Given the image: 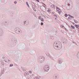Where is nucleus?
Returning <instances> with one entry per match:
<instances>
[{
    "label": "nucleus",
    "instance_id": "f257e3e1",
    "mask_svg": "<svg viewBox=\"0 0 79 79\" xmlns=\"http://www.w3.org/2000/svg\"><path fill=\"white\" fill-rule=\"evenodd\" d=\"M45 61V57L44 56H40L39 57L38 61L40 63H42Z\"/></svg>",
    "mask_w": 79,
    "mask_h": 79
},
{
    "label": "nucleus",
    "instance_id": "f03ea898",
    "mask_svg": "<svg viewBox=\"0 0 79 79\" xmlns=\"http://www.w3.org/2000/svg\"><path fill=\"white\" fill-rule=\"evenodd\" d=\"M58 44H57V48H59V50H60L61 48H62V44L61 42L57 41Z\"/></svg>",
    "mask_w": 79,
    "mask_h": 79
},
{
    "label": "nucleus",
    "instance_id": "7ed1b4c3",
    "mask_svg": "<svg viewBox=\"0 0 79 79\" xmlns=\"http://www.w3.org/2000/svg\"><path fill=\"white\" fill-rule=\"evenodd\" d=\"M58 41H55L53 44L54 48L56 50H60V48H57V44H58Z\"/></svg>",
    "mask_w": 79,
    "mask_h": 79
},
{
    "label": "nucleus",
    "instance_id": "20e7f679",
    "mask_svg": "<svg viewBox=\"0 0 79 79\" xmlns=\"http://www.w3.org/2000/svg\"><path fill=\"white\" fill-rule=\"evenodd\" d=\"M65 8L67 10H69L72 8V7L70 6V4H69V3H68L67 5L65 6Z\"/></svg>",
    "mask_w": 79,
    "mask_h": 79
},
{
    "label": "nucleus",
    "instance_id": "39448f33",
    "mask_svg": "<svg viewBox=\"0 0 79 79\" xmlns=\"http://www.w3.org/2000/svg\"><path fill=\"white\" fill-rule=\"evenodd\" d=\"M15 31L17 34H19L21 31V30L19 28H15Z\"/></svg>",
    "mask_w": 79,
    "mask_h": 79
},
{
    "label": "nucleus",
    "instance_id": "423d86ee",
    "mask_svg": "<svg viewBox=\"0 0 79 79\" xmlns=\"http://www.w3.org/2000/svg\"><path fill=\"white\" fill-rule=\"evenodd\" d=\"M13 44H16L17 43V39L15 37H13L12 40Z\"/></svg>",
    "mask_w": 79,
    "mask_h": 79
},
{
    "label": "nucleus",
    "instance_id": "0eeeda50",
    "mask_svg": "<svg viewBox=\"0 0 79 79\" xmlns=\"http://www.w3.org/2000/svg\"><path fill=\"white\" fill-rule=\"evenodd\" d=\"M44 69L45 71H48L49 70V66L48 65H46L44 67Z\"/></svg>",
    "mask_w": 79,
    "mask_h": 79
},
{
    "label": "nucleus",
    "instance_id": "6e6552de",
    "mask_svg": "<svg viewBox=\"0 0 79 79\" xmlns=\"http://www.w3.org/2000/svg\"><path fill=\"white\" fill-rule=\"evenodd\" d=\"M61 40H62V42L64 44H65L67 43V40L66 39H65L64 38H62Z\"/></svg>",
    "mask_w": 79,
    "mask_h": 79
},
{
    "label": "nucleus",
    "instance_id": "1a4fd4ad",
    "mask_svg": "<svg viewBox=\"0 0 79 79\" xmlns=\"http://www.w3.org/2000/svg\"><path fill=\"white\" fill-rule=\"evenodd\" d=\"M58 77V75L56 74H55L53 76L54 78L55 79H57Z\"/></svg>",
    "mask_w": 79,
    "mask_h": 79
},
{
    "label": "nucleus",
    "instance_id": "9d476101",
    "mask_svg": "<svg viewBox=\"0 0 79 79\" xmlns=\"http://www.w3.org/2000/svg\"><path fill=\"white\" fill-rule=\"evenodd\" d=\"M29 24V22L28 21H26L24 22V25L25 26H27Z\"/></svg>",
    "mask_w": 79,
    "mask_h": 79
},
{
    "label": "nucleus",
    "instance_id": "9b49d317",
    "mask_svg": "<svg viewBox=\"0 0 79 79\" xmlns=\"http://www.w3.org/2000/svg\"><path fill=\"white\" fill-rule=\"evenodd\" d=\"M1 66H4V65H5V63H4V61L1 60Z\"/></svg>",
    "mask_w": 79,
    "mask_h": 79
},
{
    "label": "nucleus",
    "instance_id": "f8f14e48",
    "mask_svg": "<svg viewBox=\"0 0 79 79\" xmlns=\"http://www.w3.org/2000/svg\"><path fill=\"white\" fill-rule=\"evenodd\" d=\"M4 68H3V70H2L1 71L0 76H2V75L3 74H4V72H5V71H4Z\"/></svg>",
    "mask_w": 79,
    "mask_h": 79
},
{
    "label": "nucleus",
    "instance_id": "ddd939ff",
    "mask_svg": "<svg viewBox=\"0 0 79 79\" xmlns=\"http://www.w3.org/2000/svg\"><path fill=\"white\" fill-rule=\"evenodd\" d=\"M4 24L5 25H6V26H8L9 25V23L7 22L6 21L4 22Z\"/></svg>",
    "mask_w": 79,
    "mask_h": 79
},
{
    "label": "nucleus",
    "instance_id": "4468645a",
    "mask_svg": "<svg viewBox=\"0 0 79 79\" xmlns=\"http://www.w3.org/2000/svg\"><path fill=\"white\" fill-rule=\"evenodd\" d=\"M3 35V31L0 30V36H2Z\"/></svg>",
    "mask_w": 79,
    "mask_h": 79
},
{
    "label": "nucleus",
    "instance_id": "2eb2a0df",
    "mask_svg": "<svg viewBox=\"0 0 79 79\" xmlns=\"http://www.w3.org/2000/svg\"><path fill=\"white\" fill-rule=\"evenodd\" d=\"M56 10L57 11H61V9H60L59 7H58L57 6H56Z\"/></svg>",
    "mask_w": 79,
    "mask_h": 79
},
{
    "label": "nucleus",
    "instance_id": "dca6fc26",
    "mask_svg": "<svg viewBox=\"0 0 79 79\" xmlns=\"http://www.w3.org/2000/svg\"><path fill=\"white\" fill-rule=\"evenodd\" d=\"M58 63L59 64H61L62 63V61H61V60L59 59L58 60Z\"/></svg>",
    "mask_w": 79,
    "mask_h": 79
},
{
    "label": "nucleus",
    "instance_id": "f3484780",
    "mask_svg": "<svg viewBox=\"0 0 79 79\" xmlns=\"http://www.w3.org/2000/svg\"><path fill=\"white\" fill-rule=\"evenodd\" d=\"M25 76H28L29 75V72H26L24 73Z\"/></svg>",
    "mask_w": 79,
    "mask_h": 79
},
{
    "label": "nucleus",
    "instance_id": "a211bd4d",
    "mask_svg": "<svg viewBox=\"0 0 79 79\" xmlns=\"http://www.w3.org/2000/svg\"><path fill=\"white\" fill-rule=\"evenodd\" d=\"M21 68L22 69L23 71H26V68H23L22 67H21Z\"/></svg>",
    "mask_w": 79,
    "mask_h": 79
},
{
    "label": "nucleus",
    "instance_id": "6ab92c4d",
    "mask_svg": "<svg viewBox=\"0 0 79 79\" xmlns=\"http://www.w3.org/2000/svg\"><path fill=\"white\" fill-rule=\"evenodd\" d=\"M79 25H76V24H75L74 26L75 27H76V28L77 29H79V28L78 27V26Z\"/></svg>",
    "mask_w": 79,
    "mask_h": 79
},
{
    "label": "nucleus",
    "instance_id": "aec40b11",
    "mask_svg": "<svg viewBox=\"0 0 79 79\" xmlns=\"http://www.w3.org/2000/svg\"><path fill=\"white\" fill-rule=\"evenodd\" d=\"M71 26L72 29H75V27L74 26H73V25H71Z\"/></svg>",
    "mask_w": 79,
    "mask_h": 79
},
{
    "label": "nucleus",
    "instance_id": "412c9836",
    "mask_svg": "<svg viewBox=\"0 0 79 79\" xmlns=\"http://www.w3.org/2000/svg\"><path fill=\"white\" fill-rule=\"evenodd\" d=\"M7 53L9 55H11V52L10 51H8Z\"/></svg>",
    "mask_w": 79,
    "mask_h": 79
},
{
    "label": "nucleus",
    "instance_id": "4be33fe9",
    "mask_svg": "<svg viewBox=\"0 0 79 79\" xmlns=\"http://www.w3.org/2000/svg\"><path fill=\"white\" fill-rule=\"evenodd\" d=\"M26 4H27L28 7L29 8V4H28V2H26Z\"/></svg>",
    "mask_w": 79,
    "mask_h": 79
},
{
    "label": "nucleus",
    "instance_id": "5701e85b",
    "mask_svg": "<svg viewBox=\"0 0 79 79\" xmlns=\"http://www.w3.org/2000/svg\"><path fill=\"white\" fill-rule=\"evenodd\" d=\"M49 58L51 59V60H53V58L52 57V56H49Z\"/></svg>",
    "mask_w": 79,
    "mask_h": 79
},
{
    "label": "nucleus",
    "instance_id": "b1692460",
    "mask_svg": "<svg viewBox=\"0 0 79 79\" xmlns=\"http://www.w3.org/2000/svg\"><path fill=\"white\" fill-rule=\"evenodd\" d=\"M76 3L78 4V5H79V0H77L76 1Z\"/></svg>",
    "mask_w": 79,
    "mask_h": 79
},
{
    "label": "nucleus",
    "instance_id": "393cba45",
    "mask_svg": "<svg viewBox=\"0 0 79 79\" xmlns=\"http://www.w3.org/2000/svg\"><path fill=\"white\" fill-rule=\"evenodd\" d=\"M40 20H41V21L42 22H44V19H43V18H41Z\"/></svg>",
    "mask_w": 79,
    "mask_h": 79
},
{
    "label": "nucleus",
    "instance_id": "a878e982",
    "mask_svg": "<svg viewBox=\"0 0 79 79\" xmlns=\"http://www.w3.org/2000/svg\"><path fill=\"white\" fill-rule=\"evenodd\" d=\"M46 55L47 56H48V57H50V55L48 54H46Z\"/></svg>",
    "mask_w": 79,
    "mask_h": 79
},
{
    "label": "nucleus",
    "instance_id": "bb28decb",
    "mask_svg": "<svg viewBox=\"0 0 79 79\" xmlns=\"http://www.w3.org/2000/svg\"><path fill=\"white\" fill-rule=\"evenodd\" d=\"M64 16H65V17H68V15L66 14H64Z\"/></svg>",
    "mask_w": 79,
    "mask_h": 79
},
{
    "label": "nucleus",
    "instance_id": "cd10ccee",
    "mask_svg": "<svg viewBox=\"0 0 79 79\" xmlns=\"http://www.w3.org/2000/svg\"><path fill=\"white\" fill-rule=\"evenodd\" d=\"M68 19H70V20H71V19H72V18L70 17H69L68 18Z\"/></svg>",
    "mask_w": 79,
    "mask_h": 79
},
{
    "label": "nucleus",
    "instance_id": "c85d7f7f",
    "mask_svg": "<svg viewBox=\"0 0 79 79\" xmlns=\"http://www.w3.org/2000/svg\"><path fill=\"white\" fill-rule=\"evenodd\" d=\"M74 22L75 23H77V21H76V20H74Z\"/></svg>",
    "mask_w": 79,
    "mask_h": 79
},
{
    "label": "nucleus",
    "instance_id": "c756f323",
    "mask_svg": "<svg viewBox=\"0 0 79 79\" xmlns=\"http://www.w3.org/2000/svg\"><path fill=\"white\" fill-rule=\"evenodd\" d=\"M13 66V64H10V67H11V66Z\"/></svg>",
    "mask_w": 79,
    "mask_h": 79
},
{
    "label": "nucleus",
    "instance_id": "7c9ffc66",
    "mask_svg": "<svg viewBox=\"0 0 79 79\" xmlns=\"http://www.w3.org/2000/svg\"><path fill=\"white\" fill-rule=\"evenodd\" d=\"M42 18V17H41V16H39V18H38L39 19H40V20L42 18Z\"/></svg>",
    "mask_w": 79,
    "mask_h": 79
},
{
    "label": "nucleus",
    "instance_id": "2f4dec72",
    "mask_svg": "<svg viewBox=\"0 0 79 79\" xmlns=\"http://www.w3.org/2000/svg\"><path fill=\"white\" fill-rule=\"evenodd\" d=\"M5 56L4 55L2 56V58H3V59H5Z\"/></svg>",
    "mask_w": 79,
    "mask_h": 79
},
{
    "label": "nucleus",
    "instance_id": "473e14b6",
    "mask_svg": "<svg viewBox=\"0 0 79 79\" xmlns=\"http://www.w3.org/2000/svg\"><path fill=\"white\" fill-rule=\"evenodd\" d=\"M32 5L33 6H35V4H34V3H32Z\"/></svg>",
    "mask_w": 79,
    "mask_h": 79
},
{
    "label": "nucleus",
    "instance_id": "72a5a7b5",
    "mask_svg": "<svg viewBox=\"0 0 79 79\" xmlns=\"http://www.w3.org/2000/svg\"><path fill=\"white\" fill-rule=\"evenodd\" d=\"M13 15V13L12 12L10 14V16H13V15Z\"/></svg>",
    "mask_w": 79,
    "mask_h": 79
},
{
    "label": "nucleus",
    "instance_id": "f704fd0d",
    "mask_svg": "<svg viewBox=\"0 0 79 79\" xmlns=\"http://www.w3.org/2000/svg\"><path fill=\"white\" fill-rule=\"evenodd\" d=\"M41 26H42L43 25H44V23H43V22H41Z\"/></svg>",
    "mask_w": 79,
    "mask_h": 79
},
{
    "label": "nucleus",
    "instance_id": "c9c22d12",
    "mask_svg": "<svg viewBox=\"0 0 79 79\" xmlns=\"http://www.w3.org/2000/svg\"><path fill=\"white\" fill-rule=\"evenodd\" d=\"M28 72L30 74H32V71H29Z\"/></svg>",
    "mask_w": 79,
    "mask_h": 79
},
{
    "label": "nucleus",
    "instance_id": "e433bc0d",
    "mask_svg": "<svg viewBox=\"0 0 79 79\" xmlns=\"http://www.w3.org/2000/svg\"><path fill=\"white\" fill-rule=\"evenodd\" d=\"M58 13H59V15H60L61 13V11H58Z\"/></svg>",
    "mask_w": 79,
    "mask_h": 79
},
{
    "label": "nucleus",
    "instance_id": "4c0bfd02",
    "mask_svg": "<svg viewBox=\"0 0 79 79\" xmlns=\"http://www.w3.org/2000/svg\"><path fill=\"white\" fill-rule=\"evenodd\" d=\"M71 23H72V24H75V23H74V22H71L70 21Z\"/></svg>",
    "mask_w": 79,
    "mask_h": 79
},
{
    "label": "nucleus",
    "instance_id": "58836bf2",
    "mask_svg": "<svg viewBox=\"0 0 79 79\" xmlns=\"http://www.w3.org/2000/svg\"><path fill=\"white\" fill-rule=\"evenodd\" d=\"M53 37H52V36H51V37H50V39H53Z\"/></svg>",
    "mask_w": 79,
    "mask_h": 79
},
{
    "label": "nucleus",
    "instance_id": "ea45409f",
    "mask_svg": "<svg viewBox=\"0 0 79 79\" xmlns=\"http://www.w3.org/2000/svg\"><path fill=\"white\" fill-rule=\"evenodd\" d=\"M64 29L65 30V31H68V30L66 29V28L65 27H64Z\"/></svg>",
    "mask_w": 79,
    "mask_h": 79
},
{
    "label": "nucleus",
    "instance_id": "a19ab883",
    "mask_svg": "<svg viewBox=\"0 0 79 79\" xmlns=\"http://www.w3.org/2000/svg\"><path fill=\"white\" fill-rule=\"evenodd\" d=\"M60 27H64V26H63V25H61L60 26Z\"/></svg>",
    "mask_w": 79,
    "mask_h": 79
},
{
    "label": "nucleus",
    "instance_id": "79ce46f5",
    "mask_svg": "<svg viewBox=\"0 0 79 79\" xmlns=\"http://www.w3.org/2000/svg\"><path fill=\"white\" fill-rule=\"evenodd\" d=\"M14 3H15V4H16V3H17V2H16V1H15V2H14Z\"/></svg>",
    "mask_w": 79,
    "mask_h": 79
},
{
    "label": "nucleus",
    "instance_id": "37998d69",
    "mask_svg": "<svg viewBox=\"0 0 79 79\" xmlns=\"http://www.w3.org/2000/svg\"><path fill=\"white\" fill-rule=\"evenodd\" d=\"M71 18H74V16H70Z\"/></svg>",
    "mask_w": 79,
    "mask_h": 79
},
{
    "label": "nucleus",
    "instance_id": "c03bdc74",
    "mask_svg": "<svg viewBox=\"0 0 79 79\" xmlns=\"http://www.w3.org/2000/svg\"><path fill=\"white\" fill-rule=\"evenodd\" d=\"M54 16H55V17H56V18H58L57 17V15H54Z\"/></svg>",
    "mask_w": 79,
    "mask_h": 79
},
{
    "label": "nucleus",
    "instance_id": "a18cd8bd",
    "mask_svg": "<svg viewBox=\"0 0 79 79\" xmlns=\"http://www.w3.org/2000/svg\"><path fill=\"white\" fill-rule=\"evenodd\" d=\"M78 33H79V28L78 29Z\"/></svg>",
    "mask_w": 79,
    "mask_h": 79
},
{
    "label": "nucleus",
    "instance_id": "49530a36",
    "mask_svg": "<svg viewBox=\"0 0 79 79\" xmlns=\"http://www.w3.org/2000/svg\"><path fill=\"white\" fill-rule=\"evenodd\" d=\"M32 7L33 9H34V6H32Z\"/></svg>",
    "mask_w": 79,
    "mask_h": 79
},
{
    "label": "nucleus",
    "instance_id": "de8ad7c7",
    "mask_svg": "<svg viewBox=\"0 0 79 79\" xmlns=\"http://www.w3.org/2000/svg\"><path fill=\"white\" fill-rule=\"evenodd\" d=\"M47 11L48 12H50V10H48Z\"/></svg>",
    "mask_w": 79,
    "mask_h": 79
},
{
    "label": "nucleus",
    "instance_id": "09e8293b",
    "mask_svg": "<svg viewBox=\"0 0 79 79\" xmlns=\"http://www.w3.org/2000/svg\"><path fill=\"white\" fill-rule=\"evenodd\" d=\"M70 30L71 31H72V28H70Z\"/></svg>",
    "mask_w": 79,
    "mask_h": 79
},
{
    "label": "nucleus",
    "instance_id": "8fccbe9b",
    "mask_svg": "<svg viewBox=\"0 0 79 79\" xmlns=\"http://www.w3.org/2000/svg\"><path fill=\"white\" fill-rule=\"evenodd\" d=\"M33 10H34L35 11H36V10L34 9H33Z\"/></svg>",
    "mask_w": 79,
    "mask_h": 79
},
{
    "label": "nucleus",
    "instance_id": "3c124183",
    "mask_svg": "<svg viewBox=\"0 0 79 79\" xmlns=\"http://www.w3.org/2000/svg\"><path fill=\"white\" fill-rule=\"evenodd\" d=\"M68 16H70V17H71V15L70 14H69V15H68Z\"/></svg>",
    "mask_w": 79,
    "mask_h": 79
},
{
    "label": "nucleus",
    "instance_id": "603ef678",
    "mask_svg": "<svg viewBox=\"0 0 79 79\" xmlns=\"http://www.w3.org/2000/svg\"><path fill=\"white\" fill-rule=\"evenodd\" d=\"M37 2H39V0H35Z\"/></svg>",
    "mask_w": 79,
    "mask_h": 79
},
{
    "label": "nucleus",
    "instance_id": "864d4df0",
    "mask_svg": "<svg viewBox=\"0 0 79 79\" xmlns=\"http://www.w3.org/2000/svg\"><path fill=\"white\" fill-rule=\"evenodd\" d=\"M38 77H36V79H38Z\"/></svg>",
    "mask_w": 79,
    "mask_h": 79
},
{
    "label": "nucleus",
    "instance_id": "5fc2aeb1",
    "mask_svg": "<svg viewBox=\"0 0 79 79\" xmlns=\"http://www.w3.org/2000/svg\"><path fill=\"white\" fill-rule=\"evenodd\" d=\"M55 5H53L52 6H53V7H55Z\"/></svg>",
    "mask_w": 79,
    "mask_h": 79
},
{
    "label": "nucleus",
    "instance_id": "6e6d98bb",
    "mask_svg": "<svg viewBox=\"0 0 79 79\" xmlns=\"http://www.w3.org/2000/svg\"><path fill=\"white\" fill-rule=\"evenodd\" d=\"M66 25H67V26H69V25L68 24V23H66Z\"/></svg>",
    "mask_w": 79,
    "mask_h": 79
},
{
    "label": "nucleus",
    "instance_id": "4d7b16f0",
    "mask_svg": "<svg viewBox=\"0 0 79 79\" xmlns=\"http://www.w3.org/2000/svg\"><path fill=\"white\" fill-rule=\"evenodd\" d=\"M52 15H53V14H54V13L53 12H52Z\"/></svg>",
    "mask_w": 79,
    "mask_h": 79
},
{
    "label": "nucleus",
    "instance_id": "13d9d810",
    "mask_svg": "<svg viewBox=\"0 0 79 79\" xmlns=\"http://www.w3.org/2000/svg\"><path fill=\"white\" fill-rule=\"evenodd\" d=\"M73 44H75V43H76V42H73Z\"/></svg>",
    "mask_w": 79,
    "mask_h": 79
},
{
    "label": "nucleus",
    "instance_id": "bf43d9fd",
    "mask_svg": "<svg viewBox=\"0 0 79 79\" xmlns=\"http://www.w3.org/2000/svg\"><path fill=\"white\" fill-rule=\"evenodd\" d=\"M8 61H10V60L8 59Z\"/></svg>",
    "mask_w": 79,
    "mask_h": 79
},
{
    "label": "nucleus",
    "instance_id": "052dcab7",
    "mask_svg": "<svg viewBox=\"0 0 79 79\" xmlns=\"http://www.w3.org/2000/svg\"><path fill=\"white\" fill-rule=\"evenodd\" d=\"M43 5H46H46H45V4H44V3H43Z\"/></svg>",
    "mask_w": 79,
    "mask_h": 79
},
{
    "label": "nucleus",
    "instance_id": "680f3d73",
    "mask_svg": "<svg viewBox=\"0 0 79 79\" xmlns=\"http://www.w3.org/2000/svg\"><path fill=\"white\" fill-rule=\"evenodd\" d=\"M69 29H71V27H69Z\"/></svg>",
    "mask_w": 79,
    "mask_h": 79
},
{
    "label": "nucleus",
    "instance_id": "e2e57ef3",
    "mask_svg": "<svg viewBox=\"0 0 79 79\" xmlns=\"http://www.w3.org/2000/svg\"><path fill=\"white\" fill-rule=\"evenodd\" d=\"M56 19H57L56 18H55V19H56Z\"/></svg>",
    "mask_w": 79,
    "mask_h": 79
},
{
    "label": "nucleus",
    "instance_id": "0e129e2a",
    "mask_svg": "<svg viewBox=\"0 0 79 79\" xmlns=\"http://www.w3.org/2000/svg\"><path fill=\"white\" fill-rule=\"evenodd\" d=\"M44 6V8H45V6Z\"/></svg>",
    "mask_w": 79,
    "mask_h": 79
},
{
    "label": "nucleus",
    "instance_id": "69168bd1",
    "mask_svg": "<svg viewBox=\"0 0 79 79\" xmlns=\"http://www.w3.org/2000/svg\"><path fill=\"white\" fill-rule=\"evenodd\" d=\"M48 10H50V8H49V9H48Z\"/></svg>",
    "mask_w": 79,
    "mask_h": 79
},
{
    "label": "nucleus",
    "instance_id": "338daca9",
    "mask_svg": "<svg viewBox=\"0 0 79 79\" xmlns=\"http://www.w3.org/2000/svg\"><path fill=\"white\" fill-rule=\"evenodd\" d=\"M32 76H34V75L33 74H32Z\"/></svg>",
    "mask_w": 79,
    "mask_h": 79
},
{
    "label": "nucleus",
    "instance_id": "774afa93",
    "mask_svg": "<svg viewBox=\"0 0 79 79\" xmlns=\"http://www.w3.org/2000/svg\"><path fill=\"white\" fill-rule=\"evenodd\" d=\"M43 17H44V18H46V17H45V16H43Z\"/></svg>",
    "mask_w": 79,
    "mask_h": 79
}]
</instances>
